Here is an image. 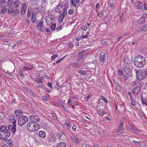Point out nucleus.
Segmentation results:
<instances>
[{
    "instance_id": "nucleus-13",
    "label": "nucleus",
    "mask_w": 147,
    "mask_h": 147,
    "mask_svg": "<svg viewBox=\"0 0 147 147\" xmlns=\"http://www.w3.org/2000/svg\"><path fill=\"white\" fill-rule=\"evenodd\" d=\"M71 139L73 142L75 144H78L81 140V139L77 138L76 136H73L71 137Z\"/></svg>"
},
{
    "instance_id": "nucleus-24",
    "label": "nucleus",
    "mask_w": 147,
    "mask_h": 147,
    "mask_svg": "<svg viewBox=\"0 0 147 147\" xmlns=\"http://www.w3.org/2000/svg\"><path fill=\"white\" fill-rule=\"evenodd\" d=\"M8 13L10 14L13 11V7L12 5L11 6L7 9Z\"/></svg>"
},
{
    "instance_id": "nucleus-18",
    "label": "nucleus",
    "mask_w": 147,
    "mask_h": 147,
    "mask_svg": "<svg viewBox=\"0 0 147 147\" xmlns=\"http://www.w3.org/2000/svg\"><path fill=\"white\" fill-rule=\"evenodd\" d=\"M31 19L32 22L33 23H34L36 22V18L35 12H33L32 13L31 16Z\"/></svg>"
},
{
    "instance_id": "nucleus-20",
    "label": "nucleus",
    "mask_w": 147,
    "mask_h": 147,
    "mask_svg": "<svg viewBox=\"0 0 147 147\" xmlns=\"http://www.w3.org/2000/svg\"><path fill=\"white\" fill-rule=\"evenodd\" d=\"M34 68L32 66H28L27 65H26V64H25V66L23 67V69L24 70L28 69L29 70H32L33 69H34Z\"/></svg>"
},
{
    "instance_id": "nucleus-10",
    "label": "nucleus",
    "mask_w": 147,
    "mask_h": 147,
    "mask_svg": "<svg viewBox=\"0 0 147 147\" xmlns=\"http://www.w3.org/2000/svg\"><path fill=\"white\" fill-rule=\"evenodd\" d=\"M27 9V6L25 3L23 4L20 9V13L22 16L24 15L26 13Z\"/></svg>"
},
{
    "instance_id": "nucleus-28",
    "label": "nucleus",
    "mask_w": 147,
    "mask_h": 147,
    "mask_svg": "<svg viewBox=\"0 0 147 147\" xmlns=\"http://www.w3.org/2000/svg\"><path fill=\"white\" fill-rule=\"evenodd\" d=\"M48 140L50 142H54L56 140V139L54 136L50 137L48 138Z\"/></svg>"
},
{
    "instance_id": "nucleus-43",
    "label": "nucleus",
    "mask_w": 147,
    "mask_h": 147,
    "mask_svg": "<svg viewBox=\"0 0 147 147\" xmlns=\"http://www.w3.org/2000/svg\"><path fill=\"white\" fill-rule=\"evenodd\" d=\"M48 17L50 18V20L53 21L54 20L55 18L54 15L51 14H49L48 15Z\"/></svg>"
},
{
    "instance_id": "nucleus-53",
    "label": "nucleus",
    "mask_w": 147,
    "mask_h": 147,
    "mask_svg": "<svg viewBox=\"0 0 147 147\" xmlns=\"http://www.w3.org/2000/svg\"><path fill=\"white\" fill-rule=\"evenodd\" d=\"M29 93L32 96H33L34 97H35V94L31 90H30L29 91Z\"/></svg>"
},
{
    "instance_id": "nucleus-6",
    "label": "nucleus",
    "mask_w": 147,
    "mask_h": 147,
    "mask_svg": "<svg viewBox=\"0 0 147 147\" xmlns=\"http://www.w3.org/2000/svg\"><path fill=\"white\" fill-rule=\"evenodd\" d=\"M18 124L20 126H23L28 121L27 117L23 115L19 116L18 117Z\"/></svg>"
},
{
    "instance_id": "nucleus-56",
    "label": "nucleus",
    "mask_w": 147,
    "mask_h": 147,
    "mask_svg": "<svg viewBox=\"0 0 147 147\" xmlns=\"http://www.w3.org/2000/svg\"><path fill=\"white\" fill-rule=\"evenodd\" d=\"M29 18H26L25 19V22H27L28 24H29L30 22V20Z\"/></svg>"
},
{
    "instance_id": "nucleus-7",
    "label": "nucleus",
    "mask_w": 147,
    "mask_h": 147,
    "mask_svg": "<svg viewBox=\"0 0 147 147\" xmlns=\"http://www.w3.org/2000/svg\"><path fill=\"white\" fill-rule=\"evenodd\" d=\"M67 8H65L61 11V13L59 14L60 15L58 18V21L59 23H61L63 19L64 18L65 16L67 14Z\"/></svg>"
},
{
    "instance_id": "nucleus-36",
    "label": "nucleus",
    "mask_w": 147,
    "mask_h": 147,
    "mask_svg": "<svg viewBox=\"0 0 147 147\" xmlns=\"http://www.w3.org/2000/svg\"><path fill=\"white\" fill-rule=\"evenodd\" d=\"M7 129L6 128L5 126L4 125H2L0 129L1 131L3 132V133L5 132L6 131V130Z\"/></svg>"
},
{
    "instance_id": "nucleus-25",
    "label": "nucleus",
    "mask_w": 147,
    "mask_h": 147,
    "mask_svg": "<svg viewBox=\"0 0 147 147\" xmlns=\"http://www.w3.org/2000/svg\"><path fill=\"white\" fill-rule=\"evenodd\" d=\"M14 142L11 140H9L7 141V144L9 147H13Z\"/></svg>"
},
{
    "instance_id": "nucleus-49",
    "label": "nucleus",
    "mask_w": 147,
    "mask_h": 147,
    "mask_svg": "<svg viewBox=\"0 0 147 147\" xmlns=\"http://www.w3.org/2000/svg\"><path fill=\"white\" fill-rule=\"evenodd\" d=\"M9 41L10 40H7L5 41H4L3 42V43L5 45H8L10 44L9 43Z\"/></svg>"
},
{
    "instance_id": "nucleus-8",
    "label": "nucleus",
    "mask_w": 147,
    "mask_h": 147,
    "mask_svg": "<svg viewBox=\"0 0 147 147\" xmlns=\"http://www.w3.org/2000/svg\"><path fill=\"white\" fill-rule=\"evenodd\" d=\"M147 17V14L146 13H143L140 19L137 21V24H140L144 23Z\"/></svg>"
},
{
    "instance_id": "nucleus-29",
    "label": "nucleus",
    "mask_w": 147,
    "mask_h": 147,
    "mask_svg": "<svg viewBox=\"0 0 147 147\" xmlns=\"http://www.w3.org/2000/svg\"><path fill=\"white\" fill-rule=\"evenodd\" d=\"M15 4L14 7L17 8L20 4V1L19 0H16L14 2Z\"/></svg>"
},
{
    "instance_id": "nucleus-21",
    "label": "nucleus",
    "mask_w": 147,
    "mask_h": 147,
    "mask_svg": "<svg viewBox=\"0 0 147 147\" xmlns=\"http://www.w3.org/2000/svg\"><path fill=\"white\" fill-rule=\"evenodd\" d=\"M66 146V143L61 142L58 143L56 146V147H65Z\"/></svg>"
},
{
    "instance_id": "nucleus-30",
    "label": "nucleus",
    "mask_w": 147,
    "mask_h": 147,
    "mask_svg": "<svg viewBox=\"0 0 147 147\" xmlns=\"http://www.w3.org/2000/svg\"><path fill=\"white\" fill-rule=\"evenodd\" d=\"M4 134L6 136L9 137L11 135V132L10 131L8 130L7 129L6 130V131L4 132Z\"/></svg>"
},
{
    "instance_id": "nucleus-34",
    "label": "nucleus",
    "mask_w": 147,
    "mask_h": 147,
    "mask_svg": "<svg viewBox=\"0 0 147 147\" xmlns=\"http://www.w3.org/2000/svg\"><path fill=\"white\" fill-rule=\"evenodd\" d=\"M128 127L131 131H134L135 132H137V131H138V130L137 129L135 128L134 127L131 125H129Z\"/></svg>"
},
{
    "instance_id": "nucleus-4",
    "label": "nucleus",
    "mask_w": 147,
    "mask_h": 147,
    "mask_svg": "<svg viewBox=\"0 0 147 147\" xmlns=\"http://www.w3.org/2000/svg\"><path fill=\"white\" fill-rule=\"evenodd\" d=\"M40 125L36 123L32 122H29L27 125V129L30 131H34L38 130L40 128Z\"/></svg>"
},
{
    "instance_id": "nucleus-64",
    "label": "nucleus",
    "mask_w": 147,
    "mask_h": 147,
    "mask_svg": "<svg viewBox=\"0 0 147 147\" xmlns=\"http://www.w3.org/2000/svg\"><path fill=\"white\" fill-rule=\"evenodd\" d=\"M77 126L76 125H74L72 127V129L73 131H75L76 130Z\"/></svg>"
},
{
    "instance_id": "nucleus-45",
    "label": "nucleus",
    "mask_w": 147,
    "mask_h": 147,
    "mask_svg": "<svg viewBox=\"0 0 147 147\" xmlns=\"http://www.w3.org/2000/svg\"><path fill=\"white\" fill-rule=\"evenodd\" d=\"M5 0H0V6L2 7L5 4Z\"/></svg>"
},
{
    "instance_id": "nucleus-41",
    "label": "nucleus",
    "mask_w": 147,
    "mask_h": 147,
    "mask_svg": "<svg viewBox=\"0 0 147 147\" xmlns=\"http://www.w3.org/2000/svg\"><path fill=\"white\" fill-rule=\"evenodd\" d=\"M132 142L134 144H135L136 145L139 146H140V142L136 141L134 140L132 141Z\"/></svg>"
},
{
    "instance_id": "nucleus-63",
    "label": "nucleus",
    "mask_w": 147,
    "mask_h": 147,
    "mask_svg": "<svg viewBox=\"0 0 147 147\" xmlns=\"http://www.w3.org/2000/svg\"><path fill=\"white\" fill-rule=\"evenodd\" d=\"M123 71L122 70L120 69L118 72L119 75L121 76L122 74Z\"/></svg>"
},
{
    "instance_id": "nucleus-39",
    "label": "nucleus",
    "mask_w": 147,
    "mask_h": 147,
    "mask_svg": "<svg viewBox=\"0 0 147 147\" xmlns=\"http://www.w3.org/2000/svg\"><path fill=\"white\" fill-rule=\"evenodd\" d=\"M43 79L42 78H40L39 79H36L35 81L36 82L39 83H42L43 82Z\"/></svg>"
},
{
    "instance_id": "nucleus-38",
    "label": "nucleus",
    "mask_w": 147,
    "mask_h": 147,
    "mask_svg": "<svg viewBox=\"0 0 147 147\" xmlns=\"http://www.w3.org/2000/svg\"><path fill=\"white\" fill-rule=\"evenodd\" d=\"M141 99L142 104H144L146 105H147V100L145 99H143L142 96H141Z\"/></svg>"
},
{
    "instance_id": "nucleus-14",
    "label": "nucleus",
    "mask_w": 147,
    "mask_h": 147,
    "mask_svg": "<svg viewBox=\"0 0 147 147\" xmlns=\"http://www.w3.org/2000/svg\"><path fill=\"white\" fill-rule=\"evenodd\" d=\"M8 128L13 133L15 132L16 131V125H9Z\"/></svg>"
},
{
    "instance_id": "nucleus-33",
    "label": "nucleus",
    "mask_w": 147,
    "mask_h": 147,
    "mask_svg": "<svg viewBox=\"0 0 147 147\" xmlns=\"http://www.w3.org/2000/svg\"><path fill=\"white\" fill-rule=\"evenodd\" d=\"M85 52V50H83L82 52H80L78 54V57H80L81 59H82L83 57L84 53Z\"/></svg>"
},
{
    "instance_id": "nucleus-61",
    "label": "nucleus",
    "mask_w": 147,
    "mask_h": 147,
    "mask_svg": "<svg viewBox=\"0 0 147 147\" xmlns=\"http://www.w3.org/2000/svg\"><path fill=\"white\" fill-rule=\"evenodd\" d=\"M51 115L53 117V119H56L57 117L55 114L54 113H51Z\"/></svg>"
},
{
    "instance_id": "nucleus-1",
    "label": "nucleus",
    "mask_w": 147,
    "mask_h": 147,
    "mask_svg": "<svg viewBox=\"0 0 147 147\" xmlns=\"http://www.w3.org/2000/svg\"><path fill=\"white\" fill-rule=\"evenodd\" d=\"M134 64L136 67L141 68L145 64L146 60L144 57L140 55H138L135 57Z\"/></svg>"
},
{
    "instance_id": "nucleus-52",
    "label": "nucleus",
    "mask_w": 147,
    "mask_h": 147,
    "mask_svg": "<svg viewBox=\"0 0 147 147\" xmlns=\"http://www.w3.org/2000/svg\"><path fill=\"white\" fill-rule=\"evenodd\" d=\"M82 146V147H92V146H90L89 145L86 144H83Z\"/></svg>"
},
{
    "instance_id": "nucleus-22",
    "label": "nucleus",
    "mask_w": 147,
    "mask_h": 147,
    "mask_svg": "<svg viewBox=\"0 0 147 147\" xmlns=\"http://www.w3.org/2000/svg\"><path fill=\"white\" fill-rule=\"evenodd\" d=\"M139 88L138 87L136 86L132 90L133 93L135 94L136 95L139 92Z\"/></svg>"
},
{
    "instance_id": "nucleus-42",
    "label": "nucleus",
    "mask_w": 147,
    "mask_h": 147,
    "mask_svg": "<svg viewBox=\"0 0 147 147\" xmlns=\"http://www.w3.org/2000/svg\"><path fill=\"white\" fill-rule=\"evenodd\" d=\"M89 34V32H87L85 35H82L81 37H82L83 38H87L88 37Z\"/></svg>"
},
{
    "instance_id": "nucleus-51",
    "label": "nucleus",
    "mask_w": 147,
    "mask_h": 147,
    "mask_svg": "<svg viewBox=\"0 0 147 147\" xmlns=\"http://www.w3.org/2000/svg\"><path fill=\"white\" fill-rule=\"evenodd\" d=\"M15 119V117L14 116H11L9 117V120L10 121H14Z\"/></svg>"
},
{
    "instance_id": "nucleus-60",
    "label": "nucleus",
    "mask_w": 147,
    "mask_h": 147,
    "mask_svg": "<svg viewBox=\"0 0 147 147\" xmlns=\"http://www.w3.org/2000/svg\"><path fill=\"white\" fill-rule=\"evenodd\" d=\"M74 10L73 9H70L68 11V13L69 14H71L73 13Z\"/></svg>"
},
{
    "instance_id": "nucleus-59",
    "label": "nucleus",
    "mask_w": 147,
    "mask_h": 147,
    "mask_svg": "<svg viewBox=\"0 0 147 147\" xmlns=\"http://www.w3.org/2000/svg\"><path fill=\"white\" fill-rule=\"evenodd\" d=\"M62 27L61 26H59V27H57L56 28V30H57V31H59L61 30L62 29Z\"/></svg>"
},
{
    "instance_id": "nucleus-55",
    "label": "nucleus",
    "mask_w": 147,
    "mask_h": 147,
    "mask_svg": "<svg viewBox=\"0 0 147 147\" xmlns=\"http://www.w3.org/2000/svg\"><path fill=\"white\" fill-rule=\"evenodd\" d=\"M104 22L106 23H107L109 20V18L108 17H105L104 18Z\"/></svg>"
},
{
    "instance_id": "nucleus-15",
    "label": "nucleus",
    "mask_w": 147,
    "mask_h": 147,
    "mask_svg": "<svg viewBox=\"0 0 147 147\" xmlns=\"http://www.w3.org/2000/svg\"><path fill=\"white\" fill-rule=\"evenodd\" d=\"M99 59L100 61L102 62H104L105 61L106 57L104 52H102L100 53Z\"/></svg>"
},
{
    "instance_id": "nucleus-26",
    "label": "nucleus",
    "mask_w": 147,
    "mask_h": 147,
    "mask_svg": "<svg viewBox=\"0 0 147 147\" xmlns=\"http://www.w3.org/2000/svg\"><path fill=\"white\" fill-rule=\"evenodd\" d=\"M22 111L21 109L17 110L15 111V113L17 116H20L22 114Z\"/></svg>"
},
{
    "instance_id": "nucleus-5",
    "label": "nucleus",
    "mask_w": 147,
    "mask_h": 147,
    "mask_svg": "<svg viewBox=\"0 0 147 147\" xmlns=\"http://www.w3.org/2000/svg\"><path fill=\"white\" fill-rule=\"evenodd\" d=\"M132 74L131 70L129 67H124L123 70L124 77L123 79L125 81L127 79V78L129 76H131Z\"/></svg>"
},
{
    "instance_id": "nucleus-62",
    "label": "nucleus",
    "mask_w": 147,
    "mask_h": 147,
    "mask_svg": "<svg viewBox=\"0 0 147 147\" xmlns=\"http://www.w3.org/2000/svg\"><path fill=\"white\" fill-rule=\"evenodd\" d=\"M6 74H7V76L9 77H13V75L11 73H6Z\"/></svg>"
},
{
    "instance_id": "nucleus-27",
    "label": "nucleus",
    "mask_w": 147,
    "mask_h": 147,
    "mask_svg": "<svg viewBox=\"0 0 147 147\" xmlns=\"http://www.w3.org/2000/svg\"><path fill=\"white\" fill-rule=\"evenodd\" d=\"M32 10L31 8H28V11H27V17L28 18H30L31 15H32Z\"/></svg>"
},
{
    "instance_id": "nucleus-35",
    "label": "nucleus",
    "mask_w": 147,
    "mask_h": 147,
    "mask_svg": "<svg viewBox=\"0 0 147 147\" xmlns=\"http://www.w3.org/2000/svg\"><path fill=\"white\" fill-rule=\"evenodd\" d=\"M70 4L71 5L76 7L77 6L76 3L75 2V0H70Z\"/></svg>"
},
{
    "instance_id": "nucleus-17",
    "label": "nucleus",
    "mask_w": 147,
    "mask_h": 147,
    "mask_svg": "<svg viewBox=\"0 0 147 147\" xmlns=\"http://www.w3.org/2000/svg\"><path fill=\"white\" fill-rule=\"evenodd\" d=\"M7 8L6 6L1 7L0 13L1 14L5 13L7 11Z\"/></svg>"
},
{
    "instance_id": "nucleus-47",
    "label": "nucleus",
    "mask_w": 147,
    "mask_h": 147,
    "mask_svg": "<svg viewBox=\"0 0 147 147\" xmlns=\"http://www.w3.org/2000/svg\"><path fill=\"white\" fill-rule=\"evenodd\" d=\"M105 113V112L102 111H98L97 112L98 114L101 116H103Z\"/></svg>"
},
{
    "instance_id": "nucleus-57",
    "label": "nucleus",
    "mask_w": 147,
    "mask_h": 147,
    "mask_svg": "<svg viewBox=\"0 0 147 147\" xmlns=\"http://www.w3.org/2000/svg\"><path fill=\"white\" fill-rule=\"evenodd\" d=\"M48 86L50 87L51 89H52L53 87H52V83L51 82H48L47 84Z\"/></svg>"
},
{
    "instance_id": "nucleus-58",
    "label": "nucleus",
    "mask_w": 147,
    "mask_h": 147,
    "mask_svg": "<svg viewBox=\"0 0 147 147\" xmlns=\"http://www.w3.org/2000/svg\"><path fill=\"white\" fill-rule=\"evenodd\" d=\"M116 89L117 90L118 92H121V88L120 86L116 87Z\"/></svg>"
},
{
    "instance_id": "nucleus-3",
    "label": "nucleus",
    "mask_w": 147,
    "mask_h": 147,
    "mask_svg": "<svg viewBox=\"0 0 147 147\" xmlns=\"http://www.w3.org/2000/svg\"><path fill=\"white\" fill-rule=\"evenodd\" d=\"M69 4L67 3H59L55 8L54 11L56 13H59L61 11L65 8H67Z\"/></svg>"
},
{
    "instance_id": "nucleus-48",
    "label": "nucleus",
    "mask_w": 147,
    "mask_h": 147,
    "mask_svg": "<svg viewBox=\"0 0 147 147\" xmlns=\"http://www.w3.org/2000/svg\"><path fill=\"white\" fill-rule=\"evenodd\" d=\"M56 24H53L51 27V29L53 30H54L55 28L56 27Z\"/></svg>"
},
{
    "instance_id": "nucleus-50",
    "label": "nucleus",
    "mask_w": 147,
    "mask_h": 147,
    "mask_svg": "<svg viewBox=\"0 0 147 147\" xmlns=\"http://www.w3.org/2000/svg\"><path fill=\"white\" fill-rule=\"evenodd\" d=\"M98 16H99L100 17H101L102 16L104 15V13L102 12H101L100 11H99V12H98Z\"/></svg>"
},
{
    "instance_id": "nucleus-44",
    "label": "nucleus",
    "mask_w": 147,
    "mask_h": 147,
    "mask_svg": "<svg viewBox=\"0 0 147 147\" xmlns=\"http://www.w3.org/2000/svg\"><path fill=\"white\" fill-rule=\"evenodd\" d=\"M91 69H93L95 71V69L96 67L95 64L94 63H92L91 64Z\"/></svg>"
},
{
    "instance_id": "nucleus-2",
    "label": "nucleus",
    "mask_w": 147,
    "mask_h": 147,
    "mask_svg": "<svg viewBox=\"0 0 147 147\" xmlns=\"http://www.w3.org/2000/svg\"><path fill=\"white\" fill-rule=\"evenodd\" d=\"M137 78L140 80H142L146 78L147 75V69L143 68L139 71H136Z\"/></svg>"
},
{
    "instance_id": "nucleus-40",
    "label": "nucleus",
    "mask_w": 147,
    "mask_h": 147,
    "mask_svg": "<svg viewBox=\"0 0 147 147\" xmlns=\"http://www.w3.org/2000/svg\"><path fill=\"white\" fill-rule=\"evenodd\" d=\"M13 13L15 14V16L17 15L19 13V10L18 9H16L13 10Z\"/></svg>"
},
{
    "instance_id": "nucleus-32",
    "label": "nucleus",
    "mask_w": 147,
    "mask_h": 147,
    "mask_svg": "<svg viewBox=\"0 0 147 147\" xmlns=\"http://www.w3.org/2000/svg\"><path fill=\"white\" fill-rule=\"evenodd\" d=\"M65 123L66 124L65 127L67 129V130L68 131H69V127H70V123L69 122H68V123H67V121H66L65 122ZM71 126L70 125V127H71Z\"/></svg>"
},
{
    "instance_id": "nucleus-37",
    "label": "nucleus",
    "mask_w": 147,
    "mask_h": 147,
    "mask_svg": "<svg viewBox=\"0 0 147 147\" xmlns=\"http://www.w3.org/2000/svg\"><path fill=\"white\" fill-rule=\"evenodd\" d=\"M70 64L71 66L75 68H76L78 65L77 63L75 62H71Z\"/></svg>"
},
{
    "instance_id": "nucleus-46",
    "label": "nucleus",
    "mask_w": 147,
    "mask_h": 147,
    "mask_svg": "<svg viewBox=\"0 0 147 147\" xmlns=\"http://www.w3.org/2000/svg\"><path fill=\"white\" fill-rule=\"evenodd\" d=\"M101 99L104 101L105 102L107 103L108 102V101L106 99V97L103 96H102L101 98Z\"/></svg>"
},
{
    "instance_id": "nucleus-16",
    "label": "nucleus",
    "mask_w": 147,
    "mask_h": 147,
    "mask_svg": "<svg viewBox=\"0 0 147 147\" xmlns=\"http://www.w3.org/2000/svg\"><path fill=\"white\" fill-rule=\"evenodd\" d=\"M37 27L39 30L42 31V30L44 28L42 22L41 21H40L38 23Z\"/></svg>"
},
{
    "instance_id": "nucleus-12",
    "label": "nucleus",
    "mask_w": 147,
    "mask_h": 147,
    "mask_svg": "<svg viewBox=\"0 0 147 147\" xmlns=\"http://www.w3.org/2000/svg\"><path fill=\"white\" fill-rule=\"evenodd\" d=\"M57 135L59 139L62 140H64L66 139L65 136L63 133H57Z\"/></svg>"
},
{
    "instance_id": "nucleus-23",
    "label": "nucleus",
    "mask_w": 147,
    "mask_h": 147,
    "mask_svg": "<svg viewBox=\"0 0 147 147\" xmlns=\"http://www.w3.org/2000/svg\"><path fill=\"white\" fill-rule=\"evenodd\" d=\"M123 129V127L120 126H119L118 128L117 129L116 132L117 134L118 135L121 134L122 132V130Z\"/></svg>"
},
{
    "instance_id": "nucleus-19",
    "label": "nucleus",
    "mask_w": 147,
    "mask_h": 147,
    "mask_svg": "<svg viewBox=\"0 0 147 147\" xmlns=\"http://www.w3.org/2000/svg\"><path fill=\"white\" fill-rule=\"evenodd\" d=\"M38 135L40 137L42 138H45L46 136L45 132L44 131H40L38 133Z\"/></svg>"
},
{
    "instance_id": "nucleus-11",
    "label": "nucleus",
    "mask_w": 147,
    "mask_h": 147,
    "mask_svg": "<svg viewBox=\"0 0 147 147\" xmlns=\"http://www.w3.org/2000/svg\"><path fill=\"white\" fill-rule=\"evenodd\" d=\"M134 5L138 9H141L143 8V3L140 1H138L134 3Z\"/></svg>"
},
{
    "instance_id": "nucleus-9",
    "label": "nucleus",
    "mask_w": 147,
    "mask_h": 147,
    "mask_svg": "<svg viewBox=\"0 0 147 147\" xmlns=\"http://www.w3.org/2000/svg\"><path fill=\"white\" fill-rule=\"evenodd\" d=\"M30 118L32 122L34 123L39 122L40 120V118L38 116L33 115H30Z\"/></svg>"
},
{
    "instance_id": "nucleus-31",
    "label": "nucleus",
    "mask_w": 147,
    "mask_h": 147,
    "mask_svg": "<svg viewBox=\"0 0 147 147\" xmlns=\"http://www.w3.org/2000/svg\"><path fill=\"white\" fill-rule=\"evenodd\" d=\"M78 72L79 74L83 75H85L87 73L86 71L81 70H78Z\"/></svg>"
},
{
    "instance_id": "nucleus-54",
    "label": "nucleus",
    "mask_w": 147,
    "mask_h": 147,
    "mask_svg": "<svg viewBox=\"0 0 147 147\" xmlns=\"http://www.w3.org/2000/svg\"><path fill=\"white\" fill-rule=\"evenodd\" d=\"M58 55H53L51 57V59H52V60H53V59H55L58 57Z\"/></svg>"
}]
</instances>
